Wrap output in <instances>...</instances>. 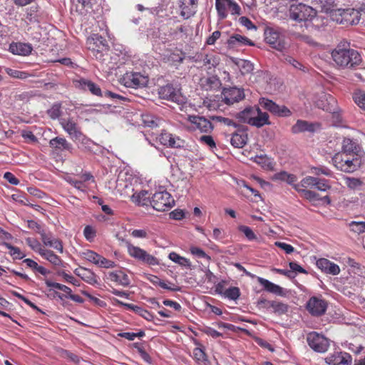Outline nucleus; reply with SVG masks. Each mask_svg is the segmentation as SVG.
<instances>
[{
	"label": "nucleus",
	"mask_w": 365,
	"mask_h": 365,
	"mask_svg": "<svg viewBox=\"0 0 365 365\" xmlns=\"http://www.w3.org/2000/svg\"><path fill=\"white\" fill-rule=\"evenodd\" d=\"M289 17L296 21H304L307 27L309 26L308 23H310L312 27L318 31L324 29L328 21L327 19L317 16L316 10L312 7L304 4L292 5L289 9Z\"/></svg>",
	"instance_id": "f257e3e1"
},
{
	"label": "nucleus",
	"mask_w": 365,
	"mask_h": 365,
	"mask_svg": "<svg viewBox=\"0 0 365 365\" xmlns=\"http://www.w3.org/2000/svg\"><path fill=\"white\" fill-rule=\"evenodd\" d=\"M335 63L341 68H354L361 62L360 53L352 48H344L338 46L331 52Z\"/></svg>",
	"instance_id": "f03ea898"
},
{
	"label": "nucleus",
	"mask_w": 365,
	"mask_h": 365,
	"mask_svg": "<svg viewBox=\"0 0 365 365\" xmlns=\"http://www.w3.org/2000/svg\"><path fill=\"white\" fill-rule=\"evenodd\" d=\"M237 118L242 123H246L257 128L270 125L269 115L262 112L258 107L249 106L237 113Z\"/></svg>",
	"instance_id": "7ed1b4c3"
},
{
	"label": "nucleus",
	"mask_w": 365,
	"mask_h": 365,
	"mask_svg": "<svg viewBox=\"0 0 365 365\" xmlns=\"http://www.w3.org/2000/svg\"><path fill=\"white\" fill-rule=\"evenodd\" d=\"M333 165L339 170L352 173L358 170L364 163L365 159L347 155L344 153H336L331 158Z\"/></svg>",
	"instance_id": "20e7f679"
},
{
	"label": "nucleus",
	"mask_w": 365,
	"mask_h": 365,
	"mask_svg": "<svg viewBox=\"0 0 365 365\" xmlns=\"http://www.w3.org/2000/svg\"><path fill=\"white\" fill-rule=\"evenodd\" d=\"M265 42L272 48L282 51L286 48L284 30L278 26H266L264 29Z\"/></svg>",
	"instance_id": "39448f33"
},
{
	"label": "nucleus",
	"mask_w": 365,
	"mask_h": 365,
	"mask_svg": "<svg viewBox=\"0 0 365 365\" xmlns=\"http://www.w3.org/2000/svg\"><path fill=\"white\" fill-rule=\"evenodd\" d=\"M151 206L157 211L164 212L170 210L174 205L172 195L166 190L155 192L150 201Z\"/></svg>",
	"instance_id": "423d86ee"
},
{
	"label": "nucleus",
	"mask_w": 365,
	"mask_h": 365,
	"mask_svg": "<svg viewBox=\"0 0 365 365\" xmlns=\"http://www.w3.org/2000/svg\"><path fill=\"white\" fill-rule=\"evenodd\" d=\"M120 81L127 88H139L148 85V77L139 72H126Z\"/></svg>",
	"instance_id": "0eeeda50"
},
{
	"label": "nucleus",
	"mask_w": 365,
	"mask_h": 365,
	"mask_svg": "<svg viewBox=\"0 0 365 365\" xmlns=\"http://www.w3.org/2000/svg\"><path fill=\"white\" fill-rule=\"evenodd\" d=\"M128 252L130 257L142 262L150 266L159 264V260L157 257L150 255L145 250L139 247L134 246L130 243L127 244Z\"/></svg>",
	"instance_id": "6e6552de"
},
{
	"label": "nucleus",
	"mask_w": 365,
	"mask_h": 365,
	"mask_svg": "<svg viewBox=\"0 0 365 365\" xmlns=\"http://www.w3.org/2000/svg\"><path fill=\"white\" fill-rule=\"evenodd\" d=\"M307 342L313 351L318 353H324L329 347V340L316 331L307 334Z\"/></svg>",
	"instance_id": "1a4fd4ad"
},
{
	"label": "nucleus",
	"mask_w": 365,
	"mask_h": 365,
	"mask_svg": "<svg viewBox=\"0 0 365 365\" xmlns=\"http://www.w3.org/2000/svg\"><path fill=\"white\" fill-rule=\"evenodd\" d=\"M158 93L161 99L170 101L178 104L182 103L185 100L181 95L180 89L175 87L171 83L160 86L158 90Z\"/></svg>",
	"instance_id": "9d476101"
},
{
	"label": "nucleus",
	"mask_w": 365,
	"mask_h": 365,
	"mask_svg": "<svg viewBox=\"0 0 365 365\" xmlns=\"http://www.w3.org/2000/svg\"><path fill=\"white\" fill-rule=\"evenodd\" d=\"M259 104L264 109L278 117H289L292 115L291 110L287 106L278 105L272 100L266 98H260Z\"/></svg>",
	"instance_id": "9b49d317"
},
{
	"label": "nucleus",
	"mask_w": 365,
	"mask_h": 365,
	"mask_svg": "<svg viewBox=\"0 0 365 365\" xmlns=\"http://www.w3.org/2000/svg\"><path fill=\"white\" fill-rule=\"evenodd\" d=\"M245 96L244 89L236 86L224 88L222 91V101L229 106L242 101Z\"/></svg>",
	"instance_id": "f8f14e48"
},
{
	"label": "nucleus",
	"mask_w": 365,
	"mask_h": 365,
	"mask_svg": "<svg viewBox=\"0 0 365 365\" xmlns=\"http://www.w3.org/2000/svg\"><path fill=\"white\" fill-rule=\"evenodd\" d=\"M339 153H344L347 155L364 159L365 153L358 143L351 138H345L342 141L341 151Z\"/></svg>",
	"instance_id": "ddd939ff"
},
{
	"label": "nucleus",
	"mask_w": 365,
	"mask_h": 365,
	"mask_svg": "<svg viewBox=\"0 0 365 365\" xmlns=\"http://www.w3.org/2000/svg\"><path fill=\"white\" fill-rule=\"evenodd\" d=\"M86 45L89 50L101 53L108 49V44L106 39L98 34H93L89 36L86 41Z\"/></svg>",
	"instance_id": "4468645a"
},
{
	"label": "nucleus",
	"mask_w": 365,
	"mask_h": 365,
	"mask_svg": "<svg viewBox=\"0 0 365 365\" xmlns=\"http://www.w3.org/2000/svg\"><path fill=\"white\" fill-rule=\"evenodd\" d=\"M327 308V303L322 297H312L307 303V309L312 316H322Z\"/></svg>",
	"instance_id": "2eb2a0df"
},
{
	"label": "nucleus",
	"mask_w": 365,
	"mask_h": 365,
	"mask_svg": "<svg viewBox=\"0 0 365 365\" xmlns=\"http://www.w3.org/2000/svg\"><path fill=\"white\" fill-rule=\"evenodd\" d=\"M324 360L329 365H351L352 356L345 351H334L329 354Z\"/></svg>",
	"instance_id": "dca6fc26"
},
{
	"label": "nucleus",
	"mask_w": 365,
	"mask_h": 365,
	"mask_svg": "<svg viewBox=\"0 0 365 365\" xmlns=\"http://www.w3.org/2000/svg\"><path fill=\"white\" fill-rule=\"evenodd\" d=\"M73 84L76 88L83 91H90L93 95L103 97V94L101 88L93 81L81 78L73 81Z\"/></svg>",
	"instance_id": "f3484780"
},
{
	"label": "nucleus",
	"mask_w": 365,
	"mask_h": 365,
	"mask_svg": "<svg viewBox=\"0 0 365 365\" xmlns=\"http://www.w3.org/2000/svg\"><path fill=\"white\" fill-rule=\"evenodd\" d=\"M60 124L72 140L81 133L77 120L73 118H61L60 119Z\"/></svg>",
	"instance_id": "a211bd4d"
},
{
	"label": "nucleus",
	"mask_w": 365,
	"mask_h": 365,
	"mask_svg": "<svg viewBox=\"0 0 365 365\" xmlns=\"http://www.w3.org/2000/svg\"><path fill=\"white\" fill-rule=\"evenodd\" d=\"M188 120L192 124L193 129L202 133H210L213 130L211 122L203 116L189 115Z\"/></svg>",
	"instance_id": "6ab92c4d"
},
{
	"label": "nucleus",
	"mask_w": 365,
	"mask_h": 365,
	"mask_svg": "<svg viewBox=\"0 0 365 365\" xmlns=\"http://www.w3.org/2000/svg\"><path fill=\"white\" fill-rule=\"evenodd\" d=\"M41 239L46 247H52L56 250L59 253L62 254L63 252V245L61 240L59 239L55 238L50 231L42 232L41 233Z\"/></svg>",
	"instance_id": "aec40b11"
},
{
	"label": "nucleus",
	"mask_w": 365,
	"mask_h": 365,
	"mask_svg": "<svg viewBox=\"0 0 365 365\" xmlns=\"http://www.w3.org/2000/svg\"><path fill=\"white\" fill-rule=\"evenodd\" d=\"M160 143L167 147L179 148L183 147L184 141L179 137L166 131H163L159 136Z\"/></svg>",
	"instance_id": "412c9836"
},
{
	"label": "nucleus",
	"mask_w": 365,
	"mask_h": 365,
	"mask_svg": "<svg viewBox=\"0 0 365 365\" xmlns=\"http://www.w3.org/2000/svg\"><path fill=\"white\" fill-rule=\"evenodd\" d=\"M179 6L180 16L187 19L195 14L197 3L196 0H180Z\"/></svg>",
	"instance_id": "4be33fe9"
},
{
	"label": "nucleus",
	"mask_w": 365,
	"mask_h": 365,
	"mask_svg": "<svg viewBox=\"0 0 365 365\" xmlns=\"http://www.w3.org/2000/svg\"><path fill=\"white\" fill-rule=\"evenodd\" d=\"M45 18V13L37 5H32L26 9V20L31 24H38Z\"/></svg>",
	"instance_id": "5701e85b"
},
{
	"label": "nucleus",
	"mask_w": 365,
	"mask_h": 365,
	"mask_svg": "<svg viewBox=\"0 0 365 365\" xmlns=\"http://www.w3.org/2000/svg\"><path fill=\"white\" fill-rule=\"evenodd\" d=\"M316 265L322 272L326 274L337 275L340 273L339 265L325 258L319 259Z\"/></svg>",
	"instance_id": "b1692460"
},
{
	"label": "nucleus",
	"mask_w": 365,
	"mask_h": 365,
	"mask_svg": "<svg viewBox=\"0 0 365 365\" xmlns=\"http://www.w3.org/2000/svg\"><path fill=\"white\" fill-rule=\"evenodd\" d=\"M257 281L262 285L265 291L274 294L277 296L284 297L286 292L284 288L278 284H276L268 279L258 277Z\"/></svg>",
	"instance_id": "393cba45"
},
{
	"label": "nucleus",
	"mask_w": 365,
	"mask_h": 365,
	"mask_svg": "<svg viewBox=\"0 0 365 365\" xmlns=\"http://www.w3.org/2000/svg\"><path fill=\"white\" fill-rule=\"evenodd\" d=\"M318 108L331 113H336L337 110L336 102L331 95H323L317 101Z\"/></svg>",
	"instance_id": "a878e982"
},
{
	"label": "nucleus",
	"mask_w": 365,
	"mask_h": 365,
	"mask_svg": "<svg viewBox=\"0 0 365 365\" xmlns=\"http://www.w3.org/2000/svg\"><path fill=\"white\" fill-rule=\"evenodd\" d=\"M72 10H75L81 15H86L92 10L96 0H71Z\"/></svg>",
	"instance_id": "bb28decb"
},
{
	"label": "nucleus",
	"mask_w": 365,
	"mask_h": 365,
	"mask_svg": "<svg viewBox=\"0 0 365 365\" xmlns=\"http://www.w3.org/2000/svg\"><path fill=\"white\" fill-rule=\"evenodd\" d=\"M33 50L30 43L22 42H12L9 45V51L15 55L28 56Z\"/></svg>",
	"instance_id": "cd10ccee"
},
{
	"label": "nucleus",
	"mask_w": 365,
	"mask_h": 365,
	"mask_svg": "<svg viewBox=\"0 0 365 365\" xmlns=\"http://www.w3.org/2000/svg\"><path fill=\"white\" fill-rule=\"evenodd\" d=\"M116 303L122 307H124L126 309L133 311L135 313L138 314L148 321H153L154 319V316L152 313L140 307L133 304L125 303L118 299H116Z\"/></svg>",
	"instance_id": "c85d7f7f"
},
{
	"label": "nucleus",
	"mask_w": 365,
	"mask_h": 365,
	"mask_svg": "<svg viewBox=\"0 0 365 365\" xmlns=\"http://www.w3.org/2000/svg\"><path fill=\"white\" fill-rule=\"evenodd\" d=\"M49 145L56 151H69L72 152L73 146L68 140L63 137H55L50 140Z\"/></svg>",
	"instance_id": "c756f323"
},
{
	"label": "nucleus",
	"mask_w": 365,
	"mask_h": 365,
	"mask_svg": "<svg viewBox=\"0 0 365 365\" xmlns=\"http://www.w3.org/2000/svg\"><path fill=\"white\" fill-rule=\"evenodd\" d=\"M73 140L76 143L78 148L84 152H91L95 143L82 132L78 136L75 137Z\"/></svg>",
	"instance_id": "7c9ffc66"
},
{
	"label": "nucleus",
	"mask_w": 365,
	"mask_h": 365,
	"mask_svg": "<svg viewBox=\"0 0 365 365\" xmlns=\"http://www.w3.org/2000/svg\"><path fill=\"white\" fill-rule=\"evenodd\" d=\"M361 18L360 12L354 9L349 8L344 9V24L345 26L356 25L359 23Z\"/></svg>",
	"instance_id": "2f4dec72"
},
{
	"label": "nucleus",
	"mask_w": 365,
	"mask_h": 365,
	"mask_svg": "<svg viewBox=\"0 0 365 365\" xmlns=\"http://www.w3.org/2000/svg\"><path fill=\"white\" fill-rule=\"evenodd\" d=\"M74 273L89 284L94 285L98 284L97 275L89 269L80 267L79 269H76Z\"/></svg>",
	"instance_id": "473e14b6"
},
{
	"label": "nucleus",
	"mask_w": 365,
	"mask_h": 365,
	"mask_svg": "<svg viewBox=\"0 0 365 365\" xmlns=\"http://www.w3.org/2000/svg\"><path fill=\"white\" fill-rule=\"evenodd\" d=\"M247 132L243 130H238L232 134L230 142L235 148H242L247 144Z\"/></svg>",
	"instance_id": "72a5a7b5"
},
{
	"label": "nucleus",
	"mask_w": 365,
	"mask_h": 365,
	"mask_svg": "<svg viewBox=\"0 0 365 365\" xmlns=\"http://www.w3.org/2000/svg\"><path fill=\"white\" fill-rule=\"evenodd\" d=\"M109 279L123 287H128L130 284L128 274L121 270L110 272L109 274Z\"/></svg>",
	"instance_id": "f704fd0d"
},
{
	"label": "nucleus",
	"mask_w": 365,
	"mask_h": 365,
	"mask_svg": "<svg viewBox=\"0 0 365 365\" xmlns=\"http://www.w3.org/2000/svg\"><path fill=\"white\" fill-rule=\"evenodd\" d=\"M316 125L303 120H298L297 123L292 127L293 133H299L305 131L314 132Z\"/></svg>",
	"instance_id": "c9c22d12"
},
{
	"label": "nucleus",
	"mask_w": 365,
	"mask_h": 365,
	"mask_svg": "<svg viewBox=\"0 0 365 365\" xmlns=\"http://www.w3.org/2000/svg\"><path fill=\"white\" fill-rule=\"evenodd\" d=\"M228 44L230 47L255 45L252 41L246 36L240 34H234L231 36L228 40Z\"/></svg>",
	"instance_id": "e433bc0d"
},
{
	"label": "nucleus",
	"mask_w": 365,
	"mask_h": 365,
	"mask_svg": "<svg viewBox=\"0 0 365 365\" xmlns=\"http://www.w3.org/2000/svg\"><path fill=\"white\" fill-rule=\"evenodd\" d=\"M44 259L48 261L51 264L56 267H64V262L60 257L56 255L53 251L46 249L40 255Z\"/></svg>",
	"instance_id": "4c0bfd02"
},
{
	"label": "nucleus",
	"mask_w": 365,
	"mask_h": 365,
	"mask_svg": "<svg viewBox=\"0 0 365 365\" xmlns=\"http://www.w3.org/2000/svg\"><path fill=\"white\" fill-rule=\"evenodd\" d=\"M282 61L285 64L289 65L292 66L294 69L299 71H306V67L303 65V63L298 61L297 58H294L293 56L287 53H282Z\"/></svg>",
	"instance_id": "58836bf2"
},
{
	"label": "nucleus",
	"mask_w": 365,
	"mask_h": 365,
	"mask_svg": "<svg viewBox=\"0 0 365 365\" xmlns=\"http://www.w3.org/2000/svg\"><path fill=\"white\" fill-rule=\"evenodd\" d=\"M146 279L149 282H150L153 285L159 286L163 289L175 292L180 290V288L179 287L167 286V283L165 281L160 279L158 276L148 274L146 277Z\"/></svg>",
	"instance_id": "ea45409f"
},
{
	"label": "nucleus",
	"mask_w": 365,
	"mask_h": 365,
	"mask_svg": "<svg viewBox=\"0 0 365 365\" xmlns=\"http://www.w3.org/2000/svg\"><path fill=\"white\" fill-rule=\"evenodd\" d=\"M141 118L143 125L151 128L159 126L162 121L160 118L150 113H143Z\"/></svg>",
	"instance_id": "a19ab883"
},
{
	"label": "nucleus",
	"mask_w": 365,
	"mask_h": 365,
	"mask_svg": "<svg viewBox=\"0 0 365 365\" xmlns=\"http://www.w3.org/2000/svg\"><path fill=\"white\" fill-rule=\"evenodd\" d=\"M221 85V81L217 76H211L202 82V86L206 90H217Z\"/></svg>",
	"instance_id": "79ce46f5"
},
{
	"label": "nucleus",
	"mask_w": 365,
	"mask_h": 365,
	"mask_svg": "<svg viewBox=\"0 0 365 365\" xmlns=\"http://www.w3.org/2000/svg\"><path fill=\"white\" fill-rule=\"evenodd\" d=\"M294 190L302 194V196L309 201H319L320 196L318 193L299 187V185L294 186Z\"/></svg>",
	"instance_id": "37998d69"
},
{
	"label": "nucleus",
	"mask_w": 365,
	"mask_h": 365,
	"mask_svg": "<svg viewBox=\"0 0 365 365\" xmlns=\"http://www.w3.org/2000/svg\"><path fill=\"white\" fill-rule=\"evenodd\" d=\"M270 307L272 309V312L277 315H282L286 314L289 309L288 304L278 300L271 301Z\"/></svg>",
	"instance_id": "c03bdc74"
},
{
	"label": "nucleus",
	"mask_w": 365,
	"mask_h": 365,
	"mask_svg": "<svg viewBox=\"0 0 365 365\" xmlns=\"http://www.w3.org/2000/svg\"><path fill=\"white\" fill-rule=\"evenodd\" d=\"M196 61L202 62V66H206L207 69L215 68L219 64V58L213 55H205Z\"/></svg>",
	"instance_id": "a18cd8bd"
},
{
	"label": "nucleus",
	"mask_w": 365,
	"mask_h": 365,
	"mask_svg": "<svg viewBox=\"0 0 365 365\" xmlns=\"http://www.w3.org/2000/svg\"><path fill=\"white\" fill-rule=\"evenodd\" d=\"M193 358L199 365H208V359L205 351L200 347L193 350Z\"/></svg>",
	"instance_id": "49530a36"
},
{
	"label": "nucleus",
	"mask_w": 365,
	"mask_h": 365,
	"mask_svg": "<svg viewBox=\"0 0 365 365\" xmlns=\"http://www.w3.org/2000/svg\"><path fill=\"white\" fill-rule=\"evenodd\" d=\"M168 258L173 262L178 264L179 265L185 267L190 268L191 263L190 260L184 257L179 255L175 252H172L169 254Z\"/></svg>",
	"instance_id": "de8ad7c7"
},
{
	"label": "nucleus",
	"mask_w": 365,
	"mask_h": 365,
	"mask_svg": "<svg viewBox=\"0 0 365 365\" xmlns=\"http://www.w3.org/2000/svg\"><path fill=\"white\" fill-rule=\"evenodd\" d=\"M336 0H314V3L322 11L329 13L335 6Z\"/></svg>",
	"instance_id": "09e8293b"
},
{
	"label": "nucleus",
	"mask_w": 365,
	"mask_h": 365,
	"mask_svg": "<svg viewBox=\"0 0 365 365\" xmlns=\"http://www.w3.org/2000/svg\"><path fill=\"white\" fill-rule=\"evenodd\" d=\"M185 55L182 52H173L166 57V62L169 64L178 66L183 62Z\"/></svg>",
	"instance_id": "8fccbe9b"
},
{
	"label": "nucleus",
	"mask_w": 365,
	"mask_h": 365,
	"mask_svg": "<svg viewBox=\"0 0 365 365\" xmlns=\"http://www.w3.org/2000/svg\"><path fill=\"white\" fill-rule=\"evenodd\" d=\"M235 64L240 69L243 75L251 73L254 69L253 63L248 60L238 59Z\"/></svg>",
	"instance_id": "3c124183"
},
{
	"label": "nucleus",
	"mask_w": 365,
	"mask_h": 365,
	"mask_svg": "<svg viewBox=\"0 0 365 365\" xmlns=\"http://www.w3.org/2000/svg\"><path fill=\"white\" fill-rule=\"evenodd\" d=\"M148 195V191L147 190H141L138 193H135L132 196V200L134 202L138 205H147L148 202H150V197L147 195Z\"/></svg>",
	"instance_id": "603ef678"
},
{
	"label": "nucleus",
	"mask_w": 365,
	"mask_h": 365,
	"mask_svg": "<svg viewBox=\"0 0 365 365\" xmlns=\"http://www.w3.org/2000/svg\"><path fill=\"white\" fill-rule=\"evenodd\" d=\"M227 1L215 0V8L220 19H225L227 16Z\"/></svg>",
	"instance_id": "864d4df0"
},
{
	"label": "nucleus",
	"mask_w": 365,
	"mask_h": 365,
	"mask_svg": "<svg viewBox=\"0 0 365 365\" xmlns=\"http://www.w3.org/2000/svg\"><path fill=\"white\" fill-rule=\"evenodd\" d=\"M26 242L28 246L39 255H41L45 250V247L35 238L28 237L26 239Z\"/></svg>",
	"instance_id": "5fc2aeb1"
},
{
	"label": "nucleus",
	"mask_w": 365,
	"mask_h": 365,
	"mask_svg": "<svg viewBox=\"0 0 365 365\" xmlns=\"http://www.w3.org/2000/svg\"><path fill=\"white\" fill-rule=\"evenodd\" d=\"M3 245L8 250H9V254L11 256L13 257L14 259H21L25 257V255L22 253V252L19 247L13 246L12 245L8 242H4Z\"/></svg>",
	"instance_id": "6e6d98bb"
},
{
	"label": "nucleus",
	"mask_w": 365,
	"mask_h": 365,
	"mask_svg": "<svg viewBox=\"0 0 365 365\" xmlns=\"http://www.w3.org/2000/svg\"><path fill=\"white\" fill-rule=\"evenodd\" d=\"M356 104L365 110V90H357L353 94Z\"/></svg>",
	"instance_id": "4d7b16f0"
},
{
	"label": "nucleus",
	"mask_w": 365,
	"mask_h": 365,
	"mask_svg": "<svg viewBox=\"0 0 365 365\" xmlns=\"http://www.w3.org/2000/svg\"><path fill=\"white\" fill-rule=\"evenodd\" d=\"M329 14H330V18L333 21H336L337 24L343 25L344 9H335L333 8L332 10L329 12Z\"/></svg>",
	"instance_id": "13d9d810"
},
{
	"label": "nucleus",
	"mask_w": 365,
	"mask_h": 365,
	"mask_svg": "<svg viewBox=\"0 0 365 365\" xmlns=\"http://www.w3.org/2000/svg\"><path fill=\"white\" fill-rule=\"evenodd\" d=\"M254 161L260 165L264 169L272 170L273 168L272 161L266 155H257L255 157Z\"/></svg>",
	"instance_id": "bf43d9fd"
},
{
	"label": "nucleus",
	"mask_w": 365,
	"mask_h": 365,
	"mask_svg": "<svg viewBox=\"0 0 365 365\" xmlns=\"http://www.w3.org/2000/svg\"><path fill=\"white\" fill-rule=\"evenodd\" d=\"M240 294L239 287H231L225 290L223 297L230 300L236 301L240 297Z\"/></svg>",
	"instance_id": "052dcab7"
},
{
	"label": "nucleus",
	"mask_w": 365,
	"mask_h": 365,
	"mask_svg": "<svg viewBox=\"0 0 365 365\" xmlns=\"http://www.w3.org/2000/svg\"><path fill=\"white\" fill-rule=\"evenodd\" d=\"M56 274L59 277H61L63 279V280L67 283L72 284L76 287L80 286L79 281L71 274L66 273L64 270L57 271Z\"/></svg>",
	"instance_id": "680f3d73"
},
{
	"label": "nucleus",
	"mask_w": 365,
	"mask_h": 365,
	"mask_svg": "<svg viewBox=\"0 0 365 365\" xmlns=\"http://www.w3.org/2000/svg\"><path fill=\"white\" fill-rule=\"evenodd\" d=\"M5 71L9 76L14 78L26 79L30 76V75L28 73L19 70L7 68Z\"/></svg>",
	"instance_id": "e2e57ef3"
},
{
	"label": "nucleus",
	"mask_w": 365,
	"mask_h": 365,
	"mask_svg": "<svg viewBox=\"0 0 365 365\" xmlns=\"http://www.w3.org/2000/svg\"><path fill=\"white\" fill-rule=\"evenodd\" d=\"M81 256L85 259H86L87 261H88L94 264H97V263L99 260V257H100V255H98V253H96L94 251L89 250H86L85 252H82Z\"/></svg>",
	"instance_id": "0e129e2a"
},
{
	"label": "nucleus",
	"mask_w": 365,
	"mask_h": 365,
	"mask_svg": "<svg viewBox=\"0 0 365 365\" xmlns=\"http://www.w3.org/2000/svg\"><path fill=\"white\" fill-rule=\"evenodd\" d=\"M310 170L313 175H315L317 176L321 175H323L325 176H331L332 175V172L331 171V170H329L327 167L324 166V165H320V166H317V167H312Z\"/></svg>",
	"instance_id": "69168bd1"
},
{
	"label": "nucleus",
	"mask_w": 365,
	"mask_h": 365,
	"mask_svg": "<svg viewBox=\"0 0 365 365\" xmlns=\"http://www.w3.org/2000/svg\"><path fill=\"white\" fill-rule=\"evenodd\" d=\"M47 113L53 120L58 118L61 115V104L58 103H54L51 108L47 110Z\"/></svg>",
	"instance_id": "338daca9"
},
{
	"label": "nucleus",
	"mask_w": 365,
	"mask_h": 365,
	"mask_svg": "<svg viewBox=\"0 0 365 365\" xmlns=\"http://www.w3.org/2000/svg\"><path fill=\"white\" fill-rule=\"evenodd\" d=\"M346 186L352 190H359L362 185V181L359 178L347 177L345 178Z\"/></svg>",
	"instance_id": "774afa93"
}]
</instances>
